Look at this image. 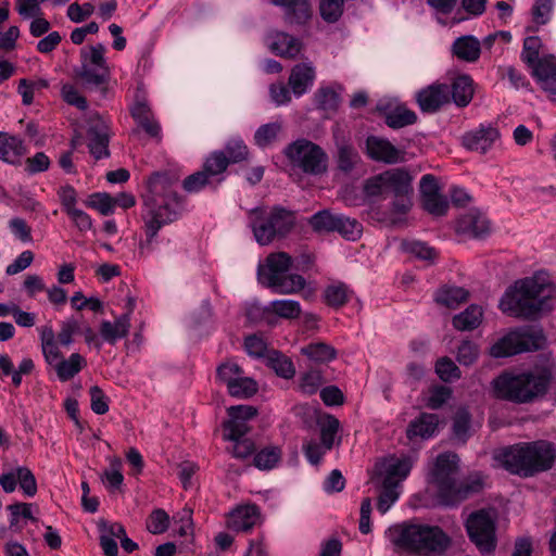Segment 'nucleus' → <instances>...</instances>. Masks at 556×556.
<instances>
[{
    "label": "nucleus",
    "instance_id": "49530a36",
    "mask_svg": "<svg viewBox=\"0 0 556 556\" xmlns=\"http://www.w3.org/2000/svg\"><path fill=\"white\" fill-rule=\"evenodd\" d=\"M101 480L110 492L119 490L123 484L124 476L121 472V462L114 460L109 469L101 475Z\"/></svg>",
    "mask_w": 556,
    "mask_h": 556
},
{
    "label": "nucleus",
    "instance_id": "c03bdc74",
    "mask_svg": "<svg viewBox=\"0 0 556 556\" xmlns=\"http://www.w3.org/2000/svg\"><path fill=\"white\" fill-rule=\"evenodd\" d=\"M401 488L396 484L382 482V491L378 497V510L384 515L391 506L399 500Z\"/></svg>",
    "mask_w": 556,
    "mask_h": 556
},
{
    "label": "nucleus",
    "instance_id": "2f4dec72",
    "mask_svg": "<svg viewBox=\"0 0 556 556\" xmlns=\"http://www.w3.org/2000/svg\"><path fill=\"white\" fill-rule=\"evenodd\" d=\"M483 318V309L479 305H470L464 312L453 317V326L459 331H470L478 328Z\"/></svg>",
    "mask_w": 556,
    "mask_h": 556
},
{
    "label": "nucleus",
    "instance_id": "603ef678",
    "mask_svg": "<svg viewBox=\"0 0 556 556\" xmlns=\"http://www.w3.org/2000/svg\"><path fill=\"white\" fill-rule=\"evenodd\" d=\"M345 0H320L319 12L324 21L328 23L337 22L342 13Z\"/></svg>",
    "mask_w": 556,
    "mask_h": 556
},
{
    "label": "nucleus",
    "instance_id": "ea45409f",
    "mask_svg": "<svg viewBox=\"0 0 556 556\" xmlns=\"http://www.w3.org/2000/svg\"><path fill=\"white\" fill-rule=\"evenodd\" d=\"M233 397H250L257 391V383L242 372L227 389Z\"/></svg>",
    "mask_w": 556,
    "mask_h": 556
},
{
    "label": "nucleus",
    "instance_id": "39448f33",
    "mask_svg": "<svg viewBox=\"0 0 556 556\" xmlns=\"http://www.w3.org/2000/svg\"><path fill=\"white\" fill-rule=\"evenodd\" d=\"M552 380L547 369L504 372L492 381L494 395L517 404L531 403L546 394Z\"/></svg>",
    "mask_w": 556,
    "mask_h": 556
},
{
    "label": "nucleus",
    "instance_id": "9d476101",
    "mask_svg": "<svg viewBox=\"0 0 556 556\" xmlns=\"http://www.w3.org/2000/svg\"><path fill=\"white\" fill-rule=\"evenodd\" d=\"M283 153L289 163L305 174L320 175L327 170L328 156L316 143L298 139L288 144Z\"/></svg>",
    "mask_w": 556,
    "mask_h": 556
},
{
    "label": "nucleus",
    "instance_id": "774afa93",
    "mask_svg": "<svg viewBox=\"0 0 556 556\" xmlns=\"http://www.w3.org/2000/svg\"><path fill=\"white\" fill-rule=\"evenodd\" d=\"M88 205L96 208L100 214L108 216L114 212L113 197L109 193H94L90 197Z\"/></svg>",
    "mask_w": 556,
    "mask_h": 556
},
{
    "label": "nucleus",
    "instance_id": "09e8293b",
    "mask_svg": "<svg viewBox=\"0 0 556 556\" xmlns=\"http://www.w3.org/2000/svg\"><path fill=\"white\" fill-rule=\"evenodd\" d=\"M280 130L281 124L277 122L262 125L254 134L255 143L262 148L269 146L277 139Z\"/></svg>",
    "mask_w": 556,
    "mask_h": 556
},
{
    "label": "nucleus",
    "instance_id": "bb28decb",
    "mask_svg": "<svg viewBox=\"0 0 556 556\" xmlns=\"http://www.w3.org/2000/svg\"><path fill=\"white\" fill-rule=\"evenodd\" d=\"M302 48V41L287 33L277 31L271 37L270 49L279 56L295 59Z\"/></svg>",
    "mask_w": 556,
    "mask_h": 556
},
{
    "label": "nucleus",
    "instance_id": "5701e85b",
    "mask_svg": "<svg viewBox=\"0 0 556 556\" xmlns=\"http://www.w3.org/2000/svg\"><path fill=\"white\" fill-rule=\"evenodd\" d=\"M457 231L473 238H482L490 231L488 218L478 211H470L457 222Z\"/></svg>",
    "mask_w": 556,
    "mask_h": 556
},
{
    "label": "nucleus",
    "instance_id": "a211bd4d",
    "mask_svg": "<svg viewBox=\"0 0 556 556\" xmlns=\"http://www.w3.org/2000/svg\"><path fill=\"white\" fill-rule=\"evenodd\" d=\"M283 9L285 22L289 25H304L312 16L311 0H269Z\"/></svg>",
    "mask_w": 556,
    "mask_h": 556
},
{
    "label": "nucleus",
    "instance_id": "58836bf2",
    "mask_svg": "<svg viewBox=\"0 0 556 556\" xmlns=\"http://www.w3.org/2000/svg\"><path fill=\"white\" fill-rule=\"evenodd\" d=\"M416 121V113L403 105L396 106L386 116L387 125L394 129L413 125Z\"/></svg>",
    "mask_w": 556,
    "mask_h": 556
},
{
    "label": "nucleus",
    "instance_id": "680f3d73",
    "mask_svg": "<svg viewBox=\"0 0 556 556\" xmlns=\"http://www.w3.org/2000/svg\"><path fill=\"white\" fill-rule=\"evenodd\" d=\"M424 208L435 216L445 215L448 208V201L440 192L422 199Z\"/></svg>",
    "mask_w": 556,
    "mask_h": 556
},
{
    "label": "nucleus",
    "instance_id": "6e6d98bb",
    "mask_svg": "<svg viewBox=\"0 0 556 556\" xmlns=\"http://www.w3.org/2000/svg\"><path fill=\"white\" fill-rule=\"evenodd\" d=\"M554 8V0H535L532 7V21L542 26L548 23Z\"/></svg>",
    "mask_w": 556,
    "mask_h": 556
},
{
    "label": "nucleus",
    "instance_id": "cd10ccee",
    "mask_svg": "<svg viewBox=\"0 0 556 556\" xmlns=\"http://www.w3.org/2000/svg\"><path fill=\"white\" fill-rule=\"evenodd\" d=\"M439 417L435 414L422 413L414 419L407 428L408 439L419 437L421 439H430L438 431Z\"/></svg>",
    "mask_w": 556,
    "mask_h": 556
},
{
    "label": "nucleus",
    "instance_id": "3c124183",
    "mask_svg": "<svg viewBox=\"0 0 556 556\" xmlns=\"http://www.w3.org/2000/svg\"><path fill=\"white\" fill-rule=\"evenodd\" d=\"M340 422L333 416H327L320 424V439L326 450H331L334 444L336 435L339 431Z\"/></svg>",
    "mask_w": 556,
    "mask_h": 556
},
{
    "label": "nucleus",
    "instance_id": "9b49d317",
    "mask_svg": "<svg viewBox=\"0 0 556 556\" xmlns=\"http://www.w3.org/2000/svg\"><path fill=\"white\" fill-rule=\"evenodd\" d=\"M105 52L103 43L80 50V67L76 74L87 87H102L108 84L111 72L104 56Z\"/></svg>",
    "mask_w": 556,
    "mask_h": 556
},
{
    "label": "nucleus",
    "instance_id": "4468645a",
    "mask_svg": "<svg viewBox=\"0 0 556 556\" xmlns=\"http://www.w3.org/2000/svg\"><path fill=\"white\" fill-rule=\"evenodd\" d=\"M227 412L229 420L224 425V439L237 440L243 438L250 430L248 422L257 414L256 408L251 405H237L230 406Z\"/></svg>",
    "mask_w": 556,
    "mask_h": 556
},
{
    "label": "nucleus",
    "instance_id": "7c9ffc66",
    "mask_svg": "<svg viewBox=\"0 0 556 556\" xmlns=\"http://www.w3.org/2000/svg\"><path fill=\"white\" fill-rule=\"evenodd\" d=\"M453 53L460 60L475 62L479 59L481 47L473 36H462L457 38L452 47Z\"/></svg>",
    "mask_w": 556,
    "mask_h": 556
},
{
    "label": "nucleus",
    "instance_id": "7ed1b4c3",
    "mask_svg": "<svg viewBox=\"0 0 556 556\" xmlns=\"http://www.w3.org/2000/svg\"><path fill=\"white\" fill-rule=\"evenodd\" d=\"M493 458L510 473L527 478L553 467L556 447L546 440L523 442L496 451Z\"/></svg>",
    "mask_w": 556,
    "mask_h": 556
},
{
    "label": "nucleus",
    "instance_id": "b1692460",
    "mask_svg": "<svg viewBox=\"0 0 556 556\" xmlns=\"http://www.w3.org/2000/svg\"><path fill=\"white\" fill-rule=\"evenodd\" d=\"M260 519V510L256 505H243L233 509L229 516L227 525L235 531H249Z\"/></svg>",
    "mask_w": 556,
    "mask_h": 556
},
{
    "label": "nucleus",
    "instance_id": "f3484780",
    "mask_svg": "<svg viewBox=\"0 0 556 556\" xmlns=\"http://www.w3.org/2000/svg\"><path fill=\"white\" fill-rule=\"evenodd\" d=\"M450 87L432 84L416 93V101L424 113H434L450 101Z\"/></svg>",
    "mask_w": 556,
    "mask_h": 556
},
{
    "label": "nucleus",
    "instance_id": "c9c22d12",
    "mask_svg": "<svg viewBox=\"0 0 556 556\" xmlns=\"http://www.w3.org/2000/svg\"><path fill=\"white\" fill-rule=\"evenodd\" d=\"M363 192L365 198L371 202L386 200L389 194L384 173L367 178L363 185Z\"/></svg>",
    "mask_w": 556,
    "mask_h": 556
},
{
    "label": "nucleus",
    "instance_id": "bf43d9fd",
    "mask_svg": "<svg viewBox=\"0 0 556 556\" xmlns=\"http://www.w3.org/2000/svg\"><path fill=\"white\" fill-rule=\"evenodd\" d=\"M435 372L443 381H452L460 377V370L448 357L440 358L435 364Z\"/></svg>",
    "mask_w": 556,
    "mask_h": 556
},
{
    "label": "nucleus",
    "instance_id": "473e14b6",
    "mask_svg": "<svg viewBox=\"0 0 556 556\" xmlns=\"http://www.w3.org/2000/svg\"><path fill=\"white\" fill-rule=\"evenodd\" d=\"M473 81L467 75L456 77L450 88V96L457 106H467L473 96Z\"/></svg>",
    "mask_w": 556,
    "mask_h": 556
},
{
    "label": "nucleus",
    "instance_id": "c756f323",
    "mask_svg": "<svg viewBox=\"0 0 556 556\" xmlns=\"http://www.w3.org/2000/svg\"><path fill=\"white\" fill-rule=\"evenodd\" d=\"M87 366V361L79 353H73L68 358H61L53 367L61 381H68Z\"/></svg>",
    "mask_w": 556,
    "mask_h": 556
},
{
    "label": "nucleus",
    "instance_id": "f03ea898",
    "mask_svg": "<svg viewBox=\"0 0 556 556\" xmlns=\"http://www.w3.org/2000/svg\"><path fill=\"white\" fill-rule=\"evenodd\" d=\"M148 188L153 195L146 201V210L142 213L146 240L139 242L141 255L150 253L152 242L160 229L176 219L179 207V197L168 186V177L165 174L154 173L148 179Z\"/></svg>",
    "mask_w": 556,
    "mask_h": 556
},
{
    "label": "nucleus",
    "instance_id": "a878e982",
    "mask_svg": "<svg viewBox=\"0 0 556 556\" xmlns=\"http://www.w3.org/2000/svg\"><path fill=\"white\" fill-rule=\"evenodd\" d=\"M89 143L88 148L90 153L96 160L108 157L109 152V132L108 126L102 122L98 121L96 124L90 126L88 130Z\"/></svg>",
    "mask_w": 556,
    "mask_h": 556
},
{
    "label": "nucleus",
    "instance_id": "393cba45",
    "mask_svg": "<svg viewBox=\"0 0 556 556\" xmlns=\"http://www.w3.org/2000/svg\"><path fill=\"white\" fill-rule=\"evenodd\" d=\"M27 150L23 140L8 132H0V160L17 165L21 163Z\"/></svg>",
    "mask_w": 556,
    "mask_h": 556
},
{
    "label": "nucleus",
    "instance_id": "f704fd0d",
    "mask_svg": "<svg viewBox=\"0 0 556 556\" xmlns=\"http://www.w3.org/2000/svg\"><path fill=\"white\" fill-rule=\"evenodd\" d=\"M469 296V292L455 286H444L435 292V302L444 305L448 308H455L460 303L466 302Z\"/></svg>",
    "mask_w": 556,
    "mask_h": 556
},
{
    "label": "nucleus",
    "instance_id": "a19ab883",
    "mask_svg": "<svg viewBox=\"0 0 556 556\" xmlns=\"http://www.w3.org/2000/svg\"><path fill=\"white\" fill-rule=\"evenodd\" d=\"M362 230L363 227L358 220L338 214L334 231H338L343 238L354 241L361 237Z\"/></svg>",
    "mask_w": 556,
    "mask_h": 556
},
{
    "label": "nucleus",
    "instance_id": "864d4df0",
    "mask_svg": "<svg viewBox=\"0 0 556 556\" xmlns=\"http://www.w3.org/2000/svg\"><path fill=\"white\" fill-rule=\"evenodd\" d=\"M169 527V516L164 509H154L147 519V530L152 534L164 533Z\"/></svg>",
    "mask_w": 556,
    "mask_h": 556
},
{
    "label": "nucleus",
    "instance_id": "052dcab7",
    "mask_svg": "<svg viewBox=\"0 0 556 556\" xmlns=\"http://www.w3.org/2000/svg\"><path fill=\"white\" fill-rule=\"evenodd\" d=\"M359 156L355 149L349 144H342L338 151V166L344 172L353 169L355 164L358 162Z\"/></svg>",
    "mask_w": 556,
    "mask_h": 556
},
{
    "label": "nucleus",
    "instance_id": "0eeeda50",
    "mask_svg": "<svg viewBox=\"0 0 556 556\" xmlns=\"http://www.w3.org/2000/svg\"><path fill=\"white\" fill-rule=\"evenodd\" d=\"M248 225L260 245L286 238L295 226V215L282 206L254 207L248 213Z\"/></svg>",
    "mask_w": 556,
    "mask_h": 556
},
{
    "label": "nucleus",
    "instance_id": "de8ad7c7",
    "mask_svg": "<svg viewBox=\"0 0 556 556\" xmlns=\"http://www.w3.org/2000/svg\"><path fill=\"white\" fill-rule=\"evenodd\" d=\"M280 456V450L277 447L263 448L254 456V466L261 470H269L277 465Z\"/></svg>",
    "mask_w": 556,
    "mask_h": 556
},
{
    "label": "nucleus",
    "instance_id": "5fc2aeb1",
    "mask_svg": "<svg viewBox=\"0 0 556 556\" xmlns=\"http://www.w3.org/2000/svg\"><path fill=\"white\" fill-rule=\"evenodd\" d=\"M206 186H216L214 181L202 169L185 178L182 182L184 189L189 193L201 191Z\"/></svg>",
    "mask_w": 556,
    "mask_h": 556
},
{
    "label": "nucleus",
    "instance_id": "f8f14e48",
    "mask_svg": "<svg viewBox=\"0 0 556 556\" xmlns=\"http://www.w3.org/2000/svg\"><path fill=\"white\" fill-rule=\"evenodd\" d=\"M466 530L470 541L483 554L496 547V516L492 510L480 509L469 515Z\"/></svg>",
    "mask_w": 556,
    "mask_h": 556
},
{
    "label": "nucleus",
    "instance_id": "37998d69",
    "mask_svg": "<svg viewBox=\"0 0 556 556\" xmlns=\"http://www.w3.org/2000/svg\"><path fill=\"white\" fill-rule=\"evenodd\" d=\"M338 222V214H332L327 210L315 213L309 218V225L315 231L330 232L336 230V223Z\"/></svg>",
    "mask_w": 556,
    "mask_h": 556
},
{
    "label": "nucleus",
    "instance_id": "338daca9",
    "mask_svg": "<svg viewBox=\"0 0 556 556\" xmlns=\"http://www.w3.org/2000/svg\"><path fill=\"white\" fill-rule=\"evenodd\" d=\"M323 443L316 439H309L303 443V453L312 465H318L323 456L328 452Z\"/></svg>",
    "mask_w": 556,
    "mask_h": 556
},
{
    "label": "nucleus",
    "instance_id": "4be33fe9",
    "mask_svg": "<svg viewBox=\"0 0 556 556\" xmlns=\"http://www.w3.org/2000/svg\"><path fill=\"white\" fill-rule=\"evenodd\" d=\"M130 329V313H125L115 318L114 321L103 320L100 324L99 332L103 341L114 345L118 340L128 336Z\"/></svg>",
    "mask_w": 556,
    "mask_h": 556
},
{
    "label": "nucleus",
    "instance_id": "2eb2a0df",
    "mask_svg": "<svg viewBox=\"0 0 556 556\" xmlns=\"http://www.w3.org/2000/svg\"><path fill=\"white\" fill-rule=\"evenodd\" d=\"M500 138L496 127L480 125L463 135L462 144L468 151L485 154L500 141Z\"/></svg>",
    "mask_w": 556,
    "mask_h": 556
},
{
    "label": "nucleus",
    "instance_id": "412c9836",
    "mask_svg": "<svg viewBox=\"0 0 556 556\" xmlns=\"http://www.w3.org/2000/svg\"><path fill=\"white\" fill-rule=\"evenodd\" d=\"M130 113L139 127H141L150 137L161 141V126L155 119L154 114L146 100H137L131 106Z\"/></svg>",
    "mask_w": 556,
    "mask_h": 556
},
{
    "label": "nucleus",
    "instance_id": "dca6fc26",
    "mask_svg": "<svg viewBox=\"0 0 556 556\" xmlns=\"http://www.w3.org/2000/svg\"><path fill=\"white\" fill-rule=\"evenodd\" d=\"M413 464L414 459L410 456H389L377 466V470L382 482L396 484L401 488L402 482L409 475Z\"/></svg>",
    "mask_w": 556,
    "mask_h": 556
},
{
    "label": "nucleus",
    "instance_id": "0e129e2a",
    "mask_svg": "<svg viewBox=\"0 0 556 556\" xmlns=\"http://www.w3.org/2000/svg\"><path fill=\"white\" fill-rule=\"evenodd\" d=\"M452 395V390L445 386H435L429 391L427 406L431 409H439Z\"/></svg>",
    "mask_w": 556,
    "mask_h": 556
},
{
    "label": "nucleus",
    "instance_id": "aec40b11",
    "mask_svg": "<svg viewBox=\"0 0 556 556\" xmlns=\"http://www.w3.org/2000/svg\"><path fill=\"white\" fill-rule=\"evenodd\" d=\"M366 151L368 156L377 162L394 164L401 161V151L381 137L369 136L366 139Z\"/></svg>",
    "mask_w": 556,
    "mask_h": 556
},
{
    "label": "nucleus",
    "instance_id": "e433bc0d",
    "mask_svg": "<svg viewBox=\"0 0 556 556\" xmlns=\"http://www.w3.org/2000/svg\"><path fill=\"white\" fill-rule=\"evenodd\" d=\"M301 353L315 363H328L337 356L336 349L324 342L309 343L301 349Z\"/></svg>",
    "mask_w": 556,
    "mask_h": 556
},
{
    "label": "nucleus",
    "instance_id": "72a5a7b5",
    "mask_svg": "<svg viewBox=\"0 0 556 556\" xmlns=\"http://www.w3.org/2000/svg\"><path fill=\"white\" fill-rule=\"evenodd\" d=\"M229 164V160L225 152L215 151L205 160L203 170L215 185H218L224 180L223 174Z\"/></svg>",
    "mask_w": 556,
    "mask_h": 556
},
{
    "label": "nucleus",
    "instance_id": "13d9d810",
    "mask_svg": "<svg viewBox=\"0 0 556 556\" xmlns=\"http://www.w3.org/2000/svg\"><path fill=\"white\" fill-rule=\"evenodd\" d=\"M470 429V414L467 409H459L453 422V432L456 439L462 442H465L469 437Z\"/></svg>",
    "mask_w": 556,
    "mask_h": 556
},
{
    "label": "nucleus",
    "instance_id": "6e6552de",
    "mask_svg": "<svg viewBox=\"0 0 556 556\" xmlns=\"http://www.w3.org/2000/svg\"><path fill=\"white\" fill-rule=\"evenodd\" d=\"M292 258L286 252L271 253L264 265L258 266V280L278 294H294L304 289L306 280L298 274H289Z\"/></svg>",
    "mask_w": 556,
    "mask_h": 556
},
{
    "label": "nucleus",
    "instance_id": "1a4fd4ad",
    "mask_svg": "<svg viewBox=\"0 0 556 556\" xmlns=\"http://www.w3.org/2000/svg\"><path fill=\"white\" fill-rule=\"evenodd\" d=\"M390 203L389 220L393 225L402 223L413 206V176L405 168H391L383 172Z\"/></svg>",
    "mask_w": 556,
    "mask_h": 556
},
{
    "label": "nucleus",
    "instance_id": "a18cd8bd",
    "mask_svg": "<svg viewBox=\"0 0 556 556\" xmlns=\"http://www.w3.org/2000/svg\"><path fill=\"white\" fill-rule=\"evenodd\" d=\"M540 47L541 40L536 36L527 37L523 41L521 59L532 68V73L536 64L542 61L539 59Z\"/></svg>",
    "mask_w": 556,
    "mask_h": 556
},
{
    "label": "nucleus",
    "instance_id": "ddd939ff",
    "mask_svg": "<svg viewBox=\"0 0 556 556\" xmlns=\"http://www.w3.org/2000/svg\"><path fill=\"white\" fill-rule=\"evenodd\" d=\"M536 337L528 329L510 331L498 339L490 349L493 357H507L539 348Z\"/></svg>",
    "mask_w": 556,
    "mask_h": 556
},
{
    "label": "nucleus",
    "instance_id": "8fccbe9b",
    "mask_svg": "<svg viewBox=\"0 0 556 556\" xmlns=\"http://www.w3.org/2000/svg\"><path fill=\"white\" fill-rule=\"evenodd\" d=\"M350 298V290L344 283H336L326 288L325 300L330 306H342Z\"/></svg>",
    "mask_w": 556,
    "mask_h": 556
},
{
    "label": "nucleus",
    "instance_id": "c85d7f7f",
    "mask_svg": "<svg viewBox=\"0 0 556 556\" xmlns=\"http://www.w3.org/2000/svg\"><path fill=\"white\" fill-rule=\"evenodd\" d=\"M532 75L538 79L542 89L556 101V63L544 59L536 64Z\"/></svg>",
    "mask_w": 556,
    "mask_h": 556
},
{
    "label": "nucleus",
    "instance_id": "79ce46f5",
    "mask_svg": "<svg viewBox=\"0 0 556 556\" xmlns=\"http://www.w3.org/2000/svg\"><path fill=\"white\" fill-rule=\"evenodd\" d=\"M314 100L318 109L324 111H334L339 106V93L331 87H320L314 94Z\"/></svg>",
    "mask_w": 556,
    "mask_h": 556
},
{
    "label": "nucleus",
    "instance_id": "69168bd1",
    "mask_svg": "<svg viewBox=\"0 0 556 556\" xmlns=\"http://www.w3.org/2000/svg\"><path fill=\"white\" fill-rule=\"evenodd\" d=\"M94 12V7L90 2L78 4L71 3L67 8L66 15L74 23H81L90 17Z\"/></svg>",
    "mask_w": 556,
    "mask_h": 556
},
{
    "label": "nucleus",
    "instance_id": "4c0bfd02",
    "mask_svg": "<svg viewBox=\"0 0 556 556\" xmlns=\"http://www.w3.org/2000/svg\"><path fill=\"white\" fill-rule=\"evenodd\" d=\"M266 312L285 319H295L301 314V305L298 301L290 299L274 300L266 306Z\"/></svg>",
    "mask_w": 556,
    "mask_h": 556
},
{
    "label": "nucleus",
    "instance_id": "e2e57ef3",
    "mask_svg": "<svg viewBox=\"0 0 556 556\" xmlns=\"http://www.w3.org/2000/svg\"><path fill=\"white\" fill-rule=\"evenodd\" d=\"M222 152H225L229 163L241 162L248 156V148L241 139L229 140Z\"/></svg>",
    "mask_w": 556,
    "mask_h": 556
},
{
    "label": "nucleus",
    "instance_id": "f257e3e1",
    "mask_svg": "<svg viewBox=\"0 0 556 556\" xmlns=\"http://www.w3.org/2000/svg\"><path fill=\"white\" fill-rule=\"evenodd\" d=\"M555 296L556 286L546 274L538 273L509 287L500 301V308L509 316L535 319L553 307Z\"/></svg>",
    "mask_w": 556,
    "mask_h": 556
},
{
    "label": "nucleus",
    "instance_id": "423d86ee",
    "mask_svg": "<svg viewBox=\"0 0 556 556\" xmlns=\"http://www.w3.org/2000/svg\"><path fill=\"white\" fill-rule=\"evenodd\" d=\"M457 464L456 454L443 453L437 457L430 472L429 481L437 489L439 502L445 506L456 505L482 488V481L479 478L471 482H458L455 478Z\"/></svg>",
    "mask_w": 556,
    "mask_h": 556
},
{
    "label": "nucleus",
    "instance_id": "6ab92c4d",
    "mask_svg": "<svg viewBox=\"0 0 556 556\" xmlns=\"http://www.w3.org/2000/svg\"><path fill=\"white\" fill-rule=\"evenodd\" d=\"M316 71L312 62H302L291 68L288 85L295 97L305 94L314 85Z\"/></svg>",
    "mask_w": 556,
    "mask_h": 556
},
{
    "label": "nucleus",
    "instance_id": "20e7f679",
    "mask_svg": "<svg viewBox=\"0 0 556 556\" xmlns=\"http://www.w3.org/2000/svg\"><path fill=\"white\" fill-rule=\"evenodd\" d=\"M395 549L417 556L442 554L451 544L450 536L439 527L419 522H402L386 532Z\"/></svg>",
    "mask_w": 556,
    "mask_h": 556
},
{
    "label": "nucleus",
    "instance_id": "4d7b16f0",
    "mask_svg": "<svg viewBox=\"0 0 556 556\" xmlns=\"http://www.w3.org/2000/svg\"><path fill=\"white\" fill-rule=\"evenodd\" d=\"M17 483L27 497H33L37 493V481L29 468L17 467Z\"/></svg>",
    "mask_w": 556,
    "mask_h": 556
}]
</instances>
